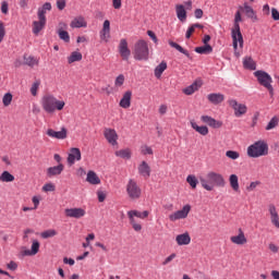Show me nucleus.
<instances>
[{"label":"nucleus","instance_id":"1","mask_svg":"<svg viewBox=\"0 0 279 279\" xmlns=\"http://www.w3.org/2000/svg\"><path fill=\"white\" fill-rule=\"evenodd\" d=\"M199 182L202 187L207 192H213L216 187L226 186V180L223 174L214 171L207 172L205 177L201 175Z\"/></svg>","mask_w":279,"mask_h":279},{"label":"nucleus","instance_id":"2","mask_svg":"<svg viewBox=\"0 0 279 279\" xmlns=\"http://www.w3.org/2000/svg\"><path fill=\"white\" fill-rule=\"evenodd\" d=\"M66 102L59 100L52 95H45L41 99V106L47 113H53L56 111H62Z\"/></svg>","mask_w":279,"mask_h":279},{"label":"nucleus","instance_id":"3","mask_svg":"<svg viewBox=\"0 0 279 279\" xmlns=\"http://www.w3.org/2000/svg\"><path fill=\"white\" fill-rule=\"evenodd\" d=\"M269 154V145L265 141H257L247 148L250 158H259Z\"/></svg>","mask_w":279,"mask_h":279},{"label":"nucleus","instance_id":"4","mask_svg":"<svg viewBox=\"0 0 279 279\" xmlns=\"http://www.w3.org/2000/svg\"><path fill=\"white\" fill-rule=\"evenodd\" d=\"M133 58L137 61L149 60V46L145 40H138L133 47Z\"/></svg>","mask_w":279,"mask_h":279},{"label":"nucleus","instance_id":"5","mask_svg":"<svg viewBox=\"0 0 279 279\" xmlns=\"http://www.w3.org/2000/svg\"><path fill=\"white\" fill-rule=\"evenodd\" d=\"M257 78L258 84L269 92L270 97L275 95L274 87H272V77L270 74L266 73L263 70H258L253 73Z\"/></svg>","mask_w":279,"mask_h":279},{"label":"nucleus","instance_id":"6","mask_svg":"<svg viewBox=\"0 0 279 279\" xmlns=\"http://www.w3.org/2000/svg\"><path fill=\"white\" fill-rule=\"evenodd\" d=\"M149 217V211L145 210L144 213L137 211V210H130L128 211V218L130 220V225L132 226V229L135 230V232H141L143 227L141 223L136 221L137 219H146Z\"/></svg>","mask_w":279,"mask_h":279},{"label":"nucleus","instance_id":"7","mask_svg":"<svg viewBox=\"0 0 279 279\" xmlns=\"http://www.w3.org/2000/svg\"><path fill=\"white\" fill-rule=\"evenodd\" d=\"M231 37L233 43L234 56L239 58L241 53L238 51V49H243L244 47L243 34H241L240 28H232Z\"/></svg>","mask_w":279,"mask_h":279},{"label":"nucleus","instance_id":"8","mask_svg":"<svg viewBox=\"0 0 279 279\" xmlns=\"http://www.w3.org/2000/svg\"><path fill=\"white\" fill-rule=\"evenodd\" d=\"M126 193L132 201H137L142 197V189L133 180H130L126 185Z\"/></svg>","mask_w":279,"mask_h":279},{"label":"nucleus","instance_id":"9","mask_svg":"<svg viewBox=\"0 0 279 279\" xmlns=\"http://www.w3.org/2000/svg\"><path fill=\"white\" fill-rule=\"evenodd\" d=\"M190 211H191V205H184L182 210H178L174 214H170L169 220L174 222L180 219H187Z\"/></svg>","mask_w":279,"mask_h":279},{"label":"nucleus","instance_id":"10","mask_svg":"<svg viewBox=\"0 0 279 279\" xmlns=\"http://www.w3.org/2000/svg\"><path fill=\"white\" fill-rule=\"evenodd\" d=\"M230 107L234 111V117L240 118L247 112V107L244 104H239L235 99L229 100Z\"/></svg>","mask_w":279,"mask_h":279},{"label":"nucleus","instance_id":"11","mask_svg":"<svg viewBox=\"0 0 279 279\" xmlns=\"http://www.w3.org/2000/svg\"><path fill=\"white\" fill-rule=\"evenodd\" d=\"M46 25V16H44L43 11L39 12L38 21L33 23V33L38 36L39 33L45 28Z\"/></svg>","mask_w":279,"mask_h":279},{"label":"nucleus","instance_id":"12","mask_svg":"<svg viewBox=\"0 0 279 279\" xmlns=\"http://www.w3.org/2000/svg\"><path fill=\"white\" fill-rule=\"evenodd\" d=\"M65 216L72 219H81L86 216V210L83 208H66Z\"/></svg>","mask_w":279,"mask_h":279},{"label":"nucleus","instance_id":"13","mask_svg":"<svg viewBox=\"0 0 279 279\" xmlns=\"http://www.w3.org/2000/svg\"><path fill=\"white\" fill-rule=\"evenodd\" d=\"M104 136L107 138L108 143L112 146L118 145V134L116 130L112 129H105L104 130Z\"/></svg>","mask_w":279,"mask_h":279},{"label":"nucleus","instance_id":"14","mask_svg":"<svg viewBox=\"0 0 279 279\" xmlns=\"http://www.w3.org/2000/svg\"><path fill=\"white\" fill-rule=\"evenodd\" d=\"M47 136L57 140H66L68 130L66 128H62L61 131H53L52 129H48L46 132Z\"/></svg>","mask_w":279,"mask_h":279},{"label":"nucleus","instance_id":"15","mask_svg":"<svg viewBox=\"0 0 279 279\" xmlns=\"http://www.w3.org/2000/svg\"><path fill=\"white\" fill-rule=\"evenodd\" d=\"M82 158L80 148H71L70 154L68 155L66 161L70 166L75 165L76 161H80Z\"/></svg>","mask_w":279,"mask_h":279},{"label":"nucleus","instance_id":"16","mask_svg":"<svg viewBox=\"0 0 279 279\" xmlns=\"http://www.w3.org/2000/svg\"><path fill=\"white\" fill-rule=\"evenodd\" d=\"M119 53L122 58V60L128 61L129 57L132 54V52L128 48V41L126 39H121L119 44Z\"/></svg>","mask_w":279,"mask_h":279},{"label":"nucleus","instance_id":"17","mask_svg":"<svg viewBox=\"0 0 279 279\" xmlns=\"http://www.w3.org/2000/svg\"><path fill=\"white\" fill-rule=\"evenodd\" d=\"M132 96H133L132 92H130V90L124 92L123 95H122V98L119 102V106L122 109H129L130 106H132Z\"/></svg>","mask_w":279,"mask_h":279},{"label":"nucleus","instance_id":"18","mask_svg":"<svg viewBox=\"0 0 279 279\" xmlns=\"http://www.w3.org/2000/svg\"><path fill=\"white\" fill-rule=\"evenodd\" d=\"M100 39L104 43H108L110 39V22H109V20L104 21L102 29L100 31Z\"/></svg>","mask_w":279,"mask_h":279},{"label":"nucleus","instance_id":"19","mask_svg":"<svg viewBox=\"0 0 279 279\" xmlns=\"http://www.w3.org/2000/svg\"><path fill=\"white\" fill-rule=\"evenodd\" d=\"M63 169H64L63 163H58L57 166L49 167L47 169V178H54V177L61 175Z\"/></svg>","mask_w":279,"mask_h":279},{"label":"nucleus","instance_id":"20","mask_svg":"<svg viewBox=\"0 0 279 279\" xmlns=\"http://www.w3.org/2000/svg\"><path fill=\"white\" fill-rule=\"evenodd\" d=\"M201 120L210 128L219 129L223 126V122L217 121L216 119L211 118L210 116H202Z\"/></svg>","mask_w":279,"mask_h":279},{"label":"nucleus","instance_id":"21","mask_svg":"<svg viewBox=\"0 0 279 279\" xmlns=\"http://www.w3.org/2000/svg\"><path fill=\"white\" fill-rule=\"evenodd\" d=\"M201 120L210 128L219 129L223 126V122L217 121L216 119L211 118L210 116H202Z\"/></svg>","mask_w":279,"mask_h":279},{"label":"nucleus","instance_id":"22","mask_svg":"<svg viewBox=\"0 0 279 279\" xmlns=\"http://www.w3.org/2000/svg\"><path fill=\"white\" fill-rule=\"evenodd\" d=\"M138 173L142 178L148 179L151 174V168L146 161H142L137 168Z\"/></svg>","mask_w":279,"mask_h":279},{"label":"nucleus","instance_id":"23","mask_svg":"<svg viewBox=\"0 0 279 279\" xmlns=\"http://www.w3.org/2000/svg\"><path fill=\"white\" fill-rule=\"evenodd\" d=\"M268 211L270 215L271 225H274L277 229H279V216H278L276 206L272 204L268 205Z\"/></svg>","mask_w":279,"mask_h":279},{"label":"nucleus","instance_id":"24","mask_svg":"<svg viewBox=\"0 0 279 279\" xmlns=\"http://www.w3.org/2000/svg\"><path fill=\"white\" fill-rule=\"evenodd\" d=\"M191 241L192 238L189 232H184L175 236V243L178 244V246H186L191 243Z\"/></svg>","mask_w":279,"mask_h":279},{"label":"nucleus","instance_id":"25","mask_svg":"<svg viewBox=\"0 0 279 279\" xmlns=\"http://www.w3.org/2000/svg\"><path fill=\"white\" fill-rule=\"evenodd\" d=\"M231 243L236 245H244L247 243L243 229H239V234L230 238Z\"/></svg>","mask_w":279,"mask_h":279},{"label":"nucleus","instance_id":"26","mask_svg":"<svg viewBox=\"0 0 279 279\" xmlns=\"http://www.w3.org/2000/svg\"><path fill=\"white\" fill-rule=\"evenodd\" d=\"M65 29H68V24L66 23H59L58 36L64 43H70V34L68 32H65Z\"/></svg>","mask_w":279,"mask_h":279},{"label":"nucleus","instance_id":"27","mask_svg":"<svg viewBox=\"0 0 279 279\" xmlns=\"http://www.w3.org/2000/svg\"><path fill=\"white\" fill-rule=\"evenodd\" d=\"M40 250V243L38 240L33 241V245H31V250H25L22 255L24 256H35L39 253Z\"/></svg>","mask_w":279,"mask_h":279},{"label":"nucleus","instance_id":"28","mask_svg":"<svg viewBox=\"0 0 279 279\" xmlns=\"http://www.w3.org/2000/svg\"><path fill=\"white\" fill-rule=\"evenodd\" d=\"M86 182L94 186L99 185L101 183L99 177L95 171H89L86 173Z\"/></svg>","mask_w":279,"mask_h":279},{"label":"nucleus","instance_id":"29","mask_svg":"<svg viewBox=\"0 0 279 279\" xmlns=\"http://www.w3.org/2000/svg\"><path fill=\"white\" fill-rule=\"evenodd\" d=\"M87 22L84 16L74 17L71 22V28H86Z\"/></svg>","mask_w":279,"mask_h":279},{"label":"nucleus","instance_id":"30","mask_svg":"<svg viewBox=\"0 0 279 279\" xmlns=\"http://www.w3.org/2000/svg\"><path fill=\"white\" fill-rule=\"evenodd\" d=\"M243 10H244V14H246V16L251 19L253 23H256L258 21L255 10L252 7H250L247 3H244Z\"/></svg>","mask_w":279,"mask_h":279},{"label":"nucleus","instance_id":"31","mask_svg":"<svg viewBox=\"0 0 279 279\" xmlns=\"http://www.w3.org/2000/svg\"><path fill=\"white\" fill-rule=\"evenodd\" d=\"M175 12H177V17L179 21L182 23L186 22L187 19V12L186 9L182 4H177L175 5Z\"/></svg>","mask_w":279,"mask_h":279},{"label":"nucleus","instance_id":"32","mask_svg":"<svg viewBox=\"0 0 279 279\" xmlns=\"http://www.w3.org/2000/svg\"><path fill=\"white\" fill-rule=\"evenodd\" d=\"M207 100H209L210 104L218 105L225 101V95L213 93L207 95Z\"/></svg>","mask_w":279,"mask_h":279},{"label":"nucleus","instance_id":"33","mask_svg":"<svg viewBox=\"0 0 279 279\" xmlns=\"http://www.w3.org/2000/svg\"><path fill=\"white\" fill-rule=\"evenodd\" d=\"M243 68L250 71H256V62L252 57L243 58Z\"/></svg>","mask_w":279,"mask_h":279},{"label":"nucleus","instance_id":"34","mask_svg":"<svg viewBox=\"0 0 279 279\" xmlns=\"http://www.w3.org/2000/svg\"><path fill=\"white\" fill-rule=\"evenodd\" d=\"M229 182H230V186L232 189L233 192L239 193L240 192V186H239V178L236 174H231L229 177Z\"/></svg>","mask_w":279,"mask_h":279},{"label":"nucleus","instance_id":"35","mask_svg":"<svg viewBox=\"0 0 279 279\" xmlns=\"http://www.w3.org/2000/svg\"><path fill=\"white\" fill-rule=\"evenodd\" d=\"M192 128L199 133L202 136H207L209 133V130L206 125L199 126L196 122H191Z\"/></svg>","mask_w":279,"mask_h":279},{"label":"nucleus","instance_id":"36","mask_svg":"<svg viewBox=\"0 0 279 279\" xmlns=\"http://www.w3.org/2000/svg\"><path fill=\"white\" fill-rule=\"evenodd\" d=\"M24 64L34 68L39 64V60L33 56L24 54Z\"/></svg>","mask_w":279,"mask_h":279},{"label":"nucleus","instance_id":"37","mask_svg":"<svg viewBox=\"0 0 279 279\" xmlns=\"http://www.w3.org/2000/svg\"><path fill=\"white\" fill-rule=\"evenodd\" d=\"M168 44H169L170 47L174 48L175 50H178L183 56H186L187 58L192 59L189 50H184L178 43L169 40Z\"/></svg>","mask_w":279,"mask_h":279},{"label":"nucleus","instance_id":"38","mask_svg":"<svg viewBox=\"0 0 279 279\" xmlns=\"http://www.w3.org/2000/svg\"><path fill=\"white\" fill-rule=\"evenodd\" d=\"M15 178L11 172L4 171L0 174V182L2 183H12Z\"/></svg>","mask_w":279,"mask_h":279},{"label":"nucleus","instance_id":"39","mask_svg":"<svg viewBox=\"0 0 279 279\" xmlns=\"http://www.w3.org/2000/svg\"><path fill=\"white\" fill-rule=\"evenodd\" d=\"M201 88V83H193L191 86H187L186 88L183 89V93L185 95H193L195 94L198 89Z\"/></svg>","mask_w":279,"mask_h":279},{"label":"nucleus","instance_id":"40","mask_svg":"<svg viewBox=\"0 0 279 279\" xmlns=\"http://www.w3.org/2000/svg\"><path fill=\"white\" fill-rule=\"evenodd\" d=\"M167 70V63L166 61H162L159 63V65L155 69V76L156 78L160 80L162 73Z\"/></svg>","mask_w":279,"mask_h":279},{"label":"nucleus","instance_id":"41","mask_svg":"<svg viewBox=\"0 0 279 279\" xmlns=\"http://www.w3.org/2000/svg\"><path fill=\"white\" fill-rule=\"evenodd\" d=\"M195 52L197 54H210L213 52V48L210 45H205V46H202V47H196L195 48Z\"/></svg>","mask_w":279,"mask_h":279},{"label":"nucleus","instance_id":"42","mask_svg":"<svg viewBox=\"0 0 279 279\" xmlns=\"http://www.w3.org/2000/svg\"><path fill=\"white\" fill-rule=\"evenodd\" d=\"M116 156L129 160L132 158V151L129 148L120 149L116 153Z\"/></svg>","mask_w":279,"mask_h":279},{"label":"nucleus","instance_id":"43","mask_svg":"<svg viewBox=\"0 0 279 279\" xmlns=\"http://www.w3.org/2000/svg\"><path fill=\"white\" fill-rule=\"evenodd\" d=\"M82 60V53L80 51H73L71 56L68 57V63L80 62Z\"/></svg>","mask_w":279,"mask_h":279},{"label":"nucleus","instance_id":"44","mask_svg":"<svg viewBox=\"0 0 279 279\" xmlns=\"http://www.w3.org/2000/svg\"><path fill=\"white\" fill-rule=\"evenodd\" d=\"M186 183L190 184V186L193 190H196L197 185H198V180H197L196 175L190 174L186 177Z\"/></svg>","mask_w":279,"mask_h":279},{"label":"nucleus","instance_id":"45","mask_svg":"<svg viewBox=\"0 0 279 279\" xmlns=\"http://www.w3.org/2000/svg\"><path fill=\"white\" fill-rule=\"evenodd\" d=\"M58 235V231H56L54 229H48V230H45L43 233H41V238L43 239H51L53 236H57Z\"/></svg>","mask_w":279,"mask_h":279},{"label":"nucleus","instance_id":"46","mask_svg":"<svg viewBox=\"0 0 279 279\" xmlns=\"http://www.w3.org/2000/svg\"><path fill=\"white\" fill-rule=\"evenodd\" d=\"M243 22V19L241 17L240 11H236L234 14V24H233V29H240V23Z\"/></svg>","mask_w":279,"mask_h":279},{"label":"nucleus","instance_id":"47","mask_svg":"<svg viewBox=\"0 0 279 279\" xmlns=\"http://www.w3.org/2000/svg\"><path fill=\"white\" fill-rule=\"evenodd\" d=\"M13 95L11 93H7L4 97H2V104H4L5 107L12 104Z\"/></svg>","mask_w":279,"mask_h":279},{"label":"nucleus","instance_id":"48","mask_svg":"<svg viewBox=\"0 0 279 279\" xmlns=\"http://www.w3.org/2000/svg\"><path fill=\"white\" fill-rule=\"evenodd\" d=\"M278 125V118L274 117L270 119L269 123L266 125V130L270 131L272 129H275Z\"/></svg>","mask_w":279,"mask_h":279},{"label":"nucleus","instance_id":"49","mask_svg":"<svg viewBox=\"0 0 279 279\" xmlns=\"http://www.w3.org/2000/svg\"><path fill=\"white\" fill-rule=\"evenodd\" d=\"M56 191V186L53 183L49 182V183H46L44 186H43V192L45 193H52Z\"/></svg>","mask_w":279,"mask_h":279},{"label":"nucleus","instance_id":"50","mask_svg":"<svg viewBox=\"0 0 279 279\" xmlns=\"http://www.w3.org/2000/svg\"><path fill=\"white\" fill-rule=\"evenodd\" d=\"M51 3L46 2L41 9H38L37 16H39L40 12H43L44 16H46V11H51Z\"/></svg>","mask_w":279,"mask_h":279},{"label":"nucleus","instance_id":"51","mask_svg":"<svg viewBox=\"0 0 279 279\" xmlns=\"http://www.w3.org/2000/svg\"><path fill=\"white\" fill-rule=\"evenodd\" d=\"M226 156H227L229 159H231V160H238L239 157H240V154H239L238 151H235V150H228V151L226 153Z\"/></svg>","mask_w":279,"mask_h":279},{"label":"nucleus","instance_id":"52","mask_svg":"<svg viewBox=\"0 0 279 279\" xmlns=\"http://www.w3.org/2000/svg\"><path fill=\"white\" fill-rule=\"evenodd\" d=\"M124 82H125V77H124V74H119L117 80H116V87L117 88H120L124 85Z\"/></svg>","mask_w":279,"mask_h":279},{"label":"nucleus","instance_id":"53","mask_svg":"<svg viewBox=\"0 0 279 279\" xmlns=\"http://www.w3.org/2000/svg\"><path fill=\"white\" fill-rule=\"evenodd\" d=\"M262 182L260 181H253L251 184L246 187L247 192H254L257 186H260Z\"/></svg>","mask_w":279,"mask_h":279},{"label":"nucleus","instance_id":"54","mask_svg":"<svg viewBox=\"0 0 279 279\" xmlns=\"http://www.w3.org/2000/svg\"><path fill=\"white\" fill-rule=\"evenodd\" d=\"M141 154H142V155H153L154 151H153V148H151V147L145 145V146H142V147H141Z\"/></svg>","mask_w":279,"mask_h":279},{"label":"nucleus","instance_id":"55","mask_svg":"<svg viewBox=\"0 0 279 279\" xmlns=\"http://www.w3.org/2000/svg\"><path fill=\"white\" fill-rule=\"evenodd\" d=\"M175 257H178V254H171L162 262V266L169 265Z\"/></svg>","mask_w":279,"mask_h":279},{"label":"nucleus","instance_id":"56","mask_svg":"<svg viewBox=\"0 0 279 279\" xmlns=\"http://www.w3.org/2000/svg\"><path fill=\"white\" fill-rule=\"evenodd\" d=\"M40 83L36 82L33 84V86H31V95L36 96L38 94V89H39Z\"/></svg>","mask_w":279,"mask_h":279},{"label":"nucleus","instance_id":"57","mask_svg":"<svg viewBox=\"0 0 279 279\" xmlns=\"http://www.w3.org/2000/svg\"><path fill=\"white\" fill-rule=\"evenodd\" d=\"M5 37V27L3 22H0V44L3 41Z\"/></svg>","mask_w":279,"mask_h":279},{"label":"nucleus","instance_id":"58","mask_svg":"<svg viewBox=\"0 0 279 279\" xmlns=\"http://www.w3.org/2000/svg\"><path fill=\"white\" fill-rule=\"evenodd\" d=\"M112 2V8L116 10H121L122 9V0H111Z\"/></svg>","mask_w":279,"mask_h":279},{"label":"nucleus","instance_id":"59","mask_svg":"<svg viewBox=\"0 0 279 279\" xmlns=\"http://www.w3.org/2000/svg\"><path fill=\"white\" fill-rule=\"evenodd\" d=\"M57 8L59 11H62L66 8V0H57Z\"/></svg>","mask_w":279,"mask_h":279},{"label":"nucleus","instance_id":"60","mask_svg":"<svg viewBox=\"0 0 279 279\" xmlns=\"http://www.w3.org/2000/svg\"><path fill=\"white\" fill-rule=\"evenodd\" d=\"M270 14H271V19H274L275 22H278L279 21V12L277 9H271L270 10Z\"/></svg>","mask_w":279,"mask_h":279},{"label":"nucleus","instance_id":"61","mask_svg":"<svg viewBox=\"0 0 279 279\" xmlns=\"http://www.w3.org/2000/svg\"><path fill=\"white\" fill-rule=\"evenodd\" d=\"M96 194L98 195V201L100 203H104L106 201L107 195L104 191H98V192H96Z\"/></svg>","mask_w":279,"mask_h":279},{"label":"nucleus","instance_id":"62","mask_svg":"<svg viewBox=\"0 0 279 279\" xmlns=\"http://www.w3.org/2000/svg\"><path fill=\"white\" fill-rule=\"evenodd\" d=\"M262 13L265 16H269L270 15V5L269 4H265L264 8H262Z\"/></svg>","mask_w":279,"mask_h":279},{"label":"nucleus","instance_id":"63","mask_svg":"<svg viewBox=\"0 0 279 279\" xmlns=\"http://www.w3.org/2000/svg\"><path fill=\"white\" fill-rule=\"evenodd\" d=\"M8 269L12 270V271H15L17 269V264L16 262H10L8 265H7Z\"/></svg>","mask_w":279,"mask_h":279},{"label":"nucleus","instance_id":"64","mask_svg":"<svg viewBox=\"0 0 279 279\" xmlns=\"http://www.w3.org/2000/svg\"><path fill=\"white\" fill-rule=\"evenodd\" d=\"M268 248H269V251H270L271 253H275V254L279 252V247L276 246L274 243H270L269 246H268Z\"/></svg>","mask_w":279,"mask_h":279}]
</instances>
